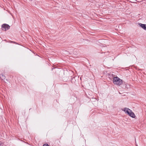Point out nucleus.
Segmentation results:
<instances>
[{
    "label": "nucleus",
    "instance_id": "nucleus-1",
    "mask_svg": "<svg viewBox=\"0 0 146 146\" xmlns=\"http://www.w3.org/2000/svg\"><path fill=\"white\" fill-rule=\"evenodd\" d=\"M113 81L114 84L118 86H120L123 82L122 80L117 77L113 78Z\"/></svg>",
    "mask_w": 146,
    "mask_h": 146
},
{
    "label": "nucleus",
    "instance_id": "nucleus-2",
    "mask_svg": "<svg viewBox=\"0 0 146 146\" xmlns=\"http://www.w3.org/2000/svg\"><path fill=\"white\" fill-rule=\"evenodd\" d=\"M2 27L3 28V30L5 31L9 29L10 28V26L6 24H4L2 25Z\"/></svg>",
    "mask_w": 146,
    "mask_h": 146
},
{
    "label": "nucleus",
    "instance_id": "nucleus-3",
    "mask_svg": "<svg viewBox=\"0 0 146 146\" xmlns=\"http://www.w3.org/2000/svg\"><path fill=\"white\" fill-rule=\"evenodd\" d=\"M123 110L127 115H128L130 112L131 111V110L127 108H125Z\"/></svg>",
    "mask_w": 146,
    "mask_h": 146
},
{
    "label": "nucleus",
    "instance_id": "nucleus-4",
    "mask_svg": "<svg viewBox=\"0 0 146 146\" xmlns=\"http://www.w3.org/2000/svg\"><path fill=\"white\" fill-rule=\"evenodd\" d=\"M123 110L127 115H128L130 112L131 111V110L127 108H125Z\"/></svg>",
    "mask_w": 146,
    "mask_h": 146
},
{
    "label": "nucleus",
    "instance_id": "nucleus-5",
    "mask_svg": "<svg viewBox=\"0 0 146 146\" xmlns=\"http://www.w3.org/2000/svg\"><path fill=\"white\" fill-rule=\"evenodd\" d=\"M139 25L144 30H146V24L139 23Z\"/></svg>",
    "mask_w": 146,
    "mask_h": 146
},
{
    "label": "nucleus",
    "instance_id": "nucleus-6",
    "mask_svg": "<svg viewBox=\"0 0 146 146\" xmlns=\"http://www.w3.org/2000/svg\"><path fill=\"white\" fill-rule=\"evenodd\" d=\"M129 116L130 117H134L135 116V115L134 114V113L132 112V111H131V112H130V113H129Z\"/></svg>",
    "mask_w": 146,
    "mask_h": 146
},
{
    "label": "nucleus",
    "instance_id": "nucleus-7",
    "mask_svg": "<svg viewBox=\"0 0 146 146\" xmlns=\"http://www.w3.org/2000/svg\"><path fill=\"white\" fill-rule=\"evenodd\" d=\"M0 78L2 80H5V76L3 74L0 75Z\"/></svg>",
    "mask_w": 146,
    "mask_h": 146
},
{
    "label": "nucleus",
    "instance_id": "nucleus-8",
    "mask_svg": "<svg viewBox=\"0 0 146 146\" xmlns=\"http://www.w3.org/2000/svg\"><path fill=\"white\" fill-rule=\"evenodd\" d=\"M43 146H49L48 144L46 143L43 145Z\"/></svg>",
    "mask_w": 146,
    "mask_h": 146
},
{
    "label": "nucleus",
    "instance_id": "nucleus-9",
    "mask_svg": "<svg viewBox=\"0 0 146 146\" xmlns=\"http://www.w3.org/2000/svg\"><path fill=\"white\" fill-rule=\"evenodd\" d=\"M3 145V143L1 142H0V146H2Z\"/></svg>",
    "mask_w": 146,
    "mask_h": 146
}]
</instances>
